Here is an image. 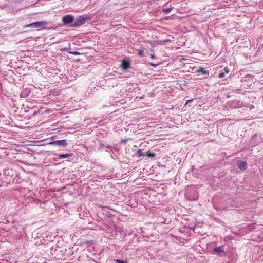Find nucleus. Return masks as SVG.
<instances>
[{
  "instance_id": "f257e3e1",
  "label": "nucleus",
  "mask_w": 263,
  "mask_h": 263,
  "mask_svg": "<svg viewBox=\"0 0 263 263\" xmlns=\"http://www.w3.org/2000/svg\"><path fill=\"white\" fill-rule=\"evenodd\" d=\"M47 21L34 22L33 27L38 28L39 29H44L46 28V26H47Z\"/></svg>"
},
{
  "instance_id": "f03ea898",
  "label": "nucleus",
  "mask_w": 263,
  "mask_h": 263,
  "mask_svg": "<svg viewBox=\"0 0 263 263\" xmlns=\"http://www.w3.org/2000/svg\"><path fill=\"white\" fill-rule=\"evenodd\" d=\"M86 18L83 16L78 17L77 20L75 21L74 23L72 24V27H78L85 23Z\"/></svg>"
},
{
  "instance_id": "7ed1b4c3",
  "label": "nucleus",
  "mask_w": 263,
  "mask_h": 263,
  "mask_svg": "<svg viewBox=\"0 0 263 263\" xmlns=\"http://www.w3.org/2000/svg\"><path fill=\"white\" fill-rule=\"evenodd\" d=\"M50 145H56L60 146H65L67 145V143L66 142V140H56L54 141H52L49 143Z\"/></svg>"
},
{
  "instance_id": "20e7f679",
  "label": "nucleus",
  "mask_w": 263,
  "mask_h": 263,
  "mask_svg": "<svg viewBox=\"0 0 263 263\" xmlns=\"http://www.w3.org/2000/svg\"><path fill=\"white\" fill-rule=\"evenodd\" d=\"M62 22L64 24H68L73 22V17L70 15H67L63 17Z\"/></svg>"
},
{
  "instance_id": "39448f33",
  "label": "nucleus",
  "mask_w": 263,
  "mask_h": 263,
  "mask_svg": "<svg viewBox=\"0 0 263 263\" xmlns=\"http://www.w3.org/2000/svg\"><path fill=\"white\" fill-rule=\"evenodd\" d=\"M238 167L241 170H246L247 168V163L243 161H239Z\"/></svg>"
},
{
  "instance_id": "423d86ee",
  "label": "nucleus",
  "mask_w": 263,
  "mask_h": 263,
  "mask_svg": "<svg viewBox=\"0 0 263 263\" xmlns=\"http://www.w3.org/2000/svg\"><path fill=\"white\" fill-rule=\"evenodd\" d=\"M122 67L124 70L127 69L129 67V62L126 60H123L122 62Z\"/></svg>"
},
{
  "instance_id": "0eeeda50",
  "label": "nucleus",
  "mask_w": 263,
  "mask_h": 263,
  "mask_svg": "<svg viewBox=\"0 0 263 263\" xmlns=\"http://www.w3.org/2000/svg\"><path fill=\"white\" fill-rule=\"evenodd\" d=\"M224 71H225V72L219 73V76H218V77H219V78L221 79V78H224L225 73L229 74V68L228 67H225V68H224Z\"/></svg>"
},
{
  "instance_id": "6e6552de",
  "label": "nucleus",
  "mask_w": 263,
  "mask_h": 263,
  "mask_svg": "<svg viewBox=\"0 0 263 263\" xmlns=\"http://www.w3.org/2000/svg\"><path fill=\"white\" fill-rule=\"evenodd\" d=\"M214 251L216 252V253L220 254L222 253L224 251L223 250L222 247H217L215 248Z\"/></svg>"
},
{
  "instance_id": "1a4fd4ad",
  "label": "nucleus",
  "mask_w": 263,
  "mask_h": 263,
  "mask_svg": "<svg viewBox=\"0 0 263 263\" xmlns=\"http://www.w3.org/2000/svg\"><path fill=\"white\" fill-rule=\"evenodd\" d=\"M71 156H72L71 153H66L65 154H61V155H58V157H59L61 159H64V158H68L69 157H71Z\"/></svg>"
},
{
  "instance_id": "9d476101",
  "label": "nucleus",
  "mask_w": 263,
  "mask_h": 263,
  "mask_svg": "<svg viewBox=\"0 0 263 263\" xmlns=\"http://www.w3.org/2000/svg\"><path fill=\"white\" fill-rule=\"evenodd\" d=\"M172 10V8H168L167 9H164L163 10V12L166 14H168V13L171 12V10Z\"/></svg>"
},
{
  "instance_id": "9b49d317",
  "label": "nucleus",
  "mask_w": 263,
  "mask_h": 263,
  "mask_svg": "<svg viewBox=\"0 0 263 263\" xmlns=\"http://www.w3.org/2000/svg\"><path fill=\"white\" fill-rule=\"evenodd\" d=\"M146 156L151 158H154L155 157V153H152L148 151L147 153H146Z\"/></svg>"
},
{
  "instance_id": "f8f14e48",
  "label": "nucleus",
  "mask_w": 263,
  "mask_h": 263,
  "mask_svg": "<svg viewBox=\"0 0 263 263\" xmlns=\"http://www.w3.org/2000/svg\"><path fill=\"white\" fill-rule=\"evenodd\" d=\"M198 72H201V73L206 74L208 73L207 70H205L204 68H200V69L198 70Z\"/></svg>"
},
{
  "instance_id": "ddd939ff",
  "label": "nucleus",
  "mask_w": 263,
  "mask_h": 263,
  "mask_svg": "<svg viewBox=\"0 0 263 263\" xmlns=\"http://www.w3.org/2000/svg\"><path fill=\"white\" fill-rule=\"evenodd\" d=\"M69 54H70L71 55H80V53L78 52V51H71V52H69Z\"/></svg>"
},
{
  "instance_id": "4468645a",
  "label": "nucleus",
  "mask_w": 263,
  "mask_h": 263,
  "mask_svg": "<svg viewBox=\"0 0 263 263\" xmlns=\"http://www.w3.org/2000/svg\"><path fill=\"white\" fill-rule=\"evenodd\" d=\"M137 52H137V54H138V55L142 57L143 55V49L138 50H137Z\"/></svg>"
},
{
  "instance_id": "2eb2a0df",
  "label": "nucleus",
  "mask_w": 263,
  "mask_h": 263,
  "mask_svg": "<svg viewBox=\"0 0 263 263\" xmlns=\"http://www.w3.org/2000/svg\"><path fill=\"white\" fill-rule=\"evenodd\" d=\"M137 154H138V157H141L142 156H144L143 154H142V151L140 150V149L137 150Z\"/></svg>"
},
{
  "instance_id": "dca6fc26",
  "label": "nucleus",
  "mask_w": 263,
  "mask_h": 263,
  "mask_svg": "<svg viewBox=\"0 0 263 263\" xmlns=\"http://www.w3.org/2000/svg\"><path fill=\"white\" fill-rule=\"evenodd\" d=\"M116 263H127V262H125L124 261H121V260H119V259H116Z\"/></svg>"
},
{
  "instance_id": "f3484780",
  "label": "nucleus",
  "mask_w": 263,
  "mask_h": 263,
  "mask_svg": "<svg viewBox=\"0 0 263 263\" xmlns=\"http://www.w3.org/2000/svg\"><path fill=\"white\" fill-rule=\"evenodd\" d=\"M192 100H187V102H186V104H187V103H189V102H192Z\"/></svg>"
},
{
  "instance_id": "a211bd4d",
  "label": "nucleus",
  "mask_w": 263,
  "mask_h": 263,
  "mask_svg": "<svg viewBox=\"0 0 263 263\" xmlns=\"http://www.w3.org/2000/svg\"><path fill=\"white\" fill-rule=\"evenodd\" d=\"M151 59H154L155 58L154 55H153V54H151Z\"/></svg>"
},
{
  "instance_id": "6ab92c4d",
  "label": "nucleus",
  "mask_w": 263,
  "mask_h": 263,
  "mask_svg": "<svg viewBox=\"0 0 263 263\" xmlns=\"http://www.w3.org/2000/svg\"><path fill=\"white\" fill-rule=\"evenodd\" d=\"M151 66H154H154H155V65H154V64H152V63H151Z\"/></svg>"
},
{
  "instance_id": "aec40b11",
  "label": "nucleus",
  "mask_w": 263,
  "mask_h": 263,
  "mask_svg": "<svg viewBox=\"0 0 263 263\" xmlns=\"http://www.w3.org/2000/svg\"><path fill=\"white\" fill-rule=\"evenodd\" d=\"M122 142H125V140H123V141H122Z\"/></svg>"
}]
</instances>
